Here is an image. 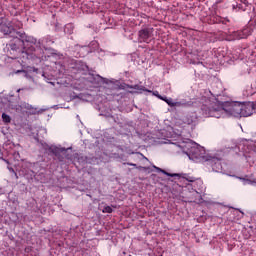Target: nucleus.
Masks as SVG:
<instances>
[{
	"label": "nucleus",
	"mask_w": 256,
	"mask_h": 256,
	"mask_svg": "<svg viewBox=\"0 0 256 256\" xmlns=\"http://www.w3.org/2000/svg\"><path fill=\"white\" fill-rule=\"evenodd\" d=\"M203 117H215L221 119L224 117H251L256 113V102H225L221 106L217 103H211L210 106L203 104L201 107Z\"/></svg>",
	"instance_id": "f257e3e1"
},
{
	"label": "nucleus",
	"mask_w": 256,
	"mask_h": 256,
	"mask_svg": "<svg viewBox=\"0 0 256 256\" xmlns=\"http://www.w3.org/2000/svg\"><path fill=\"white\" fill-rule=\"evenodd\" d=\"M55 41L49 35L36 39V43H30L29 47L24 48V52H22L23 58L28 59V61H33V63H41L43 59V49L47 50V48L53 45Z\"/></svg>",
	"instance_id": "f03ea898"
},
{
	"label": "nucleus",
	"mask_w": 256,
	"mask_h": 256,
	"mask_svg": "<svg viewBox=\"0 0 256 256\" xmlns=\"http://www.w3.org/2000/svg\"><path fill=\"white\" fill-rule=\"evenodd\" d=\"M0 33L12 37V39L20 37V39H17L18 43H23L24 41H26V43H37V38L29 36L25 32L17 31L13 26V22L3 17H0Z\"/></svg>",
	"instance_id": "7ed1b4c3"
},
{
	"label": "nucleus",
	"mask_w": 256,
	"mask_h": 256,
	"mask_svg": "<svg viewBox=\"0 0 256 256\" xmlns=\"http://www.w3.org/2000/svg\"><path fill=\"white\" fill-rule=\"evenodd\" d=\"M180 147L189 159H205V149L191 140L184 142Z\"/></svg>",
	"instance_id": "20e7f679"
},
{
	"label": "nucleus",
	"mask_w": 256,
	"mask_h": 256,
	"mask_svg": "<svg viewBox=\"0 0 256 256\" xmlns=\"http://www.w3.org/2000/svg\"><path fill=\"white\" fill-rule=\"evenodd\" d=\"M15 39L16 41L14 43H10L7 46V55H13V57H17V54L21 53L23 57V52L25 51V47H29V46H24L23 50H21V47L19 45H25L27 41H24V42L17 41V39H21V37H17Z\"/></svg>",
	"instance_id": "39448f33"
},
{
	"label": "nucleus",
	"mask_w": 256,
	"mask_h": 256,
	"mask_svg": "<svg viewBox=\"0 0 256 256\" xmlns=\"http://www.w3.org/2000/svg\"><path fill=\"white\" fill-rule=\"evenodd\" d=\"M206 165L212 168V171L215 173H223V164L221 163V159L215 157H207Z\"/></svg>",
	"instance_id": "423d86ee"
},
{
	"label": "nucleus",
	"mask_w": 256,
	"mask_h": 256,
	"mask_svg": "<svg viewBox=\"0 0 256 256\" xmlns=\"http://www.w3.org/2000/svg\"><path fill=\"white\" fill-rule=\"evenodd\" d=\"M153 39V28H142L138 32V41L140 43H151Z\"/></svg>",
	"instance_id": "0eeeda50"
},
{
	"label": "nucleus",
	"mask_w": 256,
	"mask_h": 256,
	"mask_svg": "<svg viewBox=\"0 0 256 256\" xmlns=\"http://www.w3.org/2000/svg\"><path fill=\"white\" fill-rule=\"evenodd\" d=\"M253 34V27L248 26L246 28H244L243 30H238V31H234L232 32L231 36L232 39L236 40V39H247L249 37V35Z\"/></svg>",
	"instance_id": "6e6552de"
},
{
	"label": "nucleus",
	"mask_w": 256,
	"mask_h": 256,
	"mask_svg": "<svg viewBox=\"0 0 256 256\" xmlns=\"http://www.w3.org/2000/svg\"><path fill=\"white\" fill-rule=\"evenodd\" d=\"M153 167H154V169H156V171H158V173H163V175H166L167 177H181L182 179H186V181H189V183H193L195 181L194 177H191L187 174H183V173H179V174L173 173V174H171V173H169V172H167V171H165V170H163V169H161L157 166H153Z\"/></svg>",
	"instance_id": "1a4fd4ad"
},
{
	"label": "nucleus",
	"mask_w": 256,
	"mask_h": 256,
	"mask_svg": "<svg viewBox=\"0 0 256 256\" xmlns=\"http://www.w3.org/2000/svg\"><path fill=\"white\" fill-rule=\"evenodd\" d=\"M161 101L167 103L169 107H190V105H193L192 102H175L173 101V98H168L167 96H163V98H161Z\"/></svg>",
	"instance_id": "9d476101"
},
{
	"label": "nucleus",
	"mask_w": 256,
	"mask_h": 256,
	"mask_svg": "<svg viewBox=\"0 0 256 256\" xmlns=\"http://www.w3.org/2000/svg\"><path fill=\"white\" fill-rule=\"evenodd\" d=\"M21 107L22 109H26L27 111H29L30 115H37V113H43V111H47V108L38 110L33 105L26 102L22 103Z\"/></svg>",
	"instance_id": "9b49d317"
},
{
	"label": "nucleus",
	"mask_w": 256,
	"mask_h": 256,
	"mask_svg": "<svg viewBox=\"0 0 256 256\" xmlns=\"http://www.w3.org/2000/svg\"><path fill=\"white\" fill-rule=\"evenodd\" d=\"M128 89H134L135 91H130V93H143L145 91L146 93H152L151 90L145 88V86L141 85H127Z\"/></svg>",
	"instance_id": "f8f14e48"
},
{
	"label": "nucleus",
	"mask_w": 256,
	"mask_h": 256,
	"mask_svg": "<svg viewBox=\"0 0 256 256\" xmlns=\"http://www.w3.org/2000/svg\"><path fill=\"white\" fill-rule=\"evenodd\" d=\"M89 81L93 83L94 85H99L100 83H105V78H103L101 75L97 74H91L89 77Z\"/></svg>",
	"instance_id": "ddd939ff"
},
{
	"label": "nucleus",
	"mask_w": 256,
	"mask_h": 256,
	"mask_svg": "<svg viewBox=\"0 0 256 256\" xmlns=\"http://www.w3.org/2000/svg\"><path fill=\"white\" fill-rule=\"evenodd\" d=\"M48 151L50 153H52L53 155H55V157H59V155H61V153L66 151V149L65 148H59L57 146H48Z\"/></svg>",
	"instance_id": "4468645a"
},
{
	"label": "nucleus",
	"mask_w": 256,
	"mask_h": 256,
	"mask_svg": "<svg viewBox=\"0 0 256 256\" xmlns=\"http://www.w3.org/2000/svg\"><path fill=\"white\" fill-rule=\"evenodd\" d=\"M74 29H75V26H73L72 23L66 24L64 27V33L66 35H73Z\"/></svg>",
	"instance_id": "2eb2a0df"
},
{
	"label": "nucleus",
	"mask_w": 256,
	"mask_h": 256,
	"mask_svg": "<svg viewBox=\"0 0 256 256\" xmlns=\"http://www.w3.org/2000/svg\"><path fill=\"white\" fill-rule=\"evenodd\" d=\"M2 121L4 123H11V116L6 113H2Z\"/></svg>",
	"instance_id": "dca6fc26"
},
{
	"label": "nucleus",
	"mask_w": 256,
	"mask_h": 256,
	"mask_svg": "<svg viewBox=\"0 0 256 256\" xmlns=\"http://www.w3.org/2000/svg\"><path fill=\"white\" fill-rule=\"evenodd\" d=\"M194 119H193V116H186V118L184 119V122L187 124V125H193L194 123Z\"/></svg>",
	"instance_id": "f3484780"
},
{
	"label": "nucleus",
	"mask_w": 256,
	"mask_h": 256,
	"mask_svg": "<svg viewBox=\"0 0 256 256\" xmlns=\"http://www.w3.org/2000/svg\"><path fill=\"white\" fill-rule=\"evenodd\" d=\"M12 25H13V27H14V29L17 31V29H21V27H23V23H21V22H12Z\"/></svg>",
	"instance_id": "a211bd4d"
},
{
	"label": "nucleus",
	"mask_w": 256,
	"mask_h": 256,
	"mask_svg": "<svg viewBox=\"0 0 256 256\" xmlns=\"http://www.w3.org/2000/svg\"><path fill=\"white\" fill-rule=\"evenodd\" d=\"M102 213H113V208L111 206H105L102 209Z\"/></svg>",
	"instance_id": "6ab92c4d"
},
{
	"label": "nucleus",
	"mask_w": 256,
	"mask_h": 256,
	"mask_svg": "<svg viewBox=\"0 0 256 256\" xmlns=\"http://www.w3.org/2000/svg\"><path fill=\"white\" fill-rule=\"evenodd\" d=\"M242 5L241 4H239V3H236V5L235 4H233L232 5V9H234V10H241L242 9Z\"/></svg>",
	"instance_id": "aec40b11"
},
{
	"label": "nucleus",
	"mask_w": 256,
	"mask_h": 256,
	"mask_svg": "<svg viewBox=\"0 0 256 256\" xmlns=\"http://www.w3.org/2000/svg\"><path fill=\"white\" fill-rule=\"evenodd\" d=\"M152 95H154V97H157L160 100L163 99V96H161V94H159V91L152 92Z\"/></svg>",
	"instance_id": "412c9836"
},
{
	"label": "nucleus",
	"mask_w": 256,
	"mask_h": 256,
	"mask_svg": "<svg viewBox=\"0 0 256 256\" xmlns=\"http://www.w3.org/2000/svg\"><path fill=\"white\" fill-rule=\"evenodd\" d=\"M238 179H240V181H245L248 185H253V181H251L250 179H245L241 177H239Z\"/></svg>",
	"instance_id": "4be33fe9"
},
{
	"label": "nucleus",
	"mask_w": 256,
	"mask_h": 256,
	"mask_svg": "<svg viewBox=\"0 0 256 256\" xmlns=\"http://www.w3.org/2000/svg\"><path fill=\"white\" fill-rule=\"evenodd\" d=\"M9 171L10 173H13L15 179H19V176H17V172L13 168H10Z\"/></svg>",
	"instance_id": "5701e85b"
},
{
	"label": "nucleus",
	"mask_w": 256,
	"mask_h": 256,
	"mask_svg": "<svg viewBox=\"0 0 256 256\" xmlns=\"http://www.w3.org/2000/svg\"><path fill=\"white\" fill-rule=\"evenodd\" d=\"M245 143H247V140H241L238 144V149H241V145H244Z\"/></svg>",
	"instance_id": "b1692460"
},
{
	"label": "nucleus",
	"mask_w": 256,
	"mask_h": 256,
	"mask_svg": "<svg viewBox=\"0 0 256 256\" xmlns=\"http://www.w3.org/2000/svg\"><path fill=\"white\" fill-rule=\"evenodd\" d=\"M126 165H129V167H137V164H134V163H131V162H128Z\"/></svg>",
	"instance_id": "393cba45"
},
{
	"label": "nucleus",
	"mask_w": 256,
	"mask_h": 256,
	"mask_svg": "<svg viewBox=\"0 0 256 256\" xmlns=\"http://www.w3.org/2000/svg\"><path fill=\"white\" fill-rule=\"evenodd\" d=\"M241 3H243L244 5L247 4V0H240Z\"/></svg>",
	"instance_id": "a878e982"
},
{
	"label": "nucleus",
	"mask_w": 256,
	"mask_h": 256,
	"mask_svg": "<svg viewBox=\"0 0 256 256\" xmlns=\"http://www.w3.org/2000/svg\"><path fill=\"white\" fill-rule=\"evenodd\" d=\"M33 71H34V73H37V71H39V69L33 68Z\"/></svg>",
	"instance_id": "bb28decb"
},
{
	"label": "nucleus",
	"mask_w": 256,
	"mask_h": 256,
	"mask_svg": "<svg viewBox=\"0 0 256 256\" xmlns=\"http://www.w3.org/2000/svg\"><path fill=\"white\" fill-rule=\"evenodd\" d=\"M35 141H38L39 142V136H35Z\"/></svg>",
	"instance_id": "cd10ccee"
},
{
	"label": "nucleus",
	"mask_w": 256,
	"mask_h": 256,
	"mask_svg": "<svg viewBox=\"0 0 256 256\" xmlns=\"http://www.w3.org/2000/svg\"><path fill=\"white\" fill-rule=\"evenodd\" d=\"M42 131H44L45 133H47V129L43 128Z\"/></svg>",
	"instance_id": "c85d7f7f"
},
{
	"label": "nucleus",
	"mask_w": 256,
	"mask_h": 256,
	"mask_svg": "<svg viewBox=\"0 0 256 256\" xmlns=\"http://www.w3.org/2000/svg\"><path fill=\"white\" fill-rule=\"evenodd\" d=\"M21 92V88L17 90V93H20Z\"/></svg>",
	"instance_id": "c756f323"
},
{
	"label": "nucleus",
	"mask_w": 256,
	"mask_h": 256,
	"mask_svg": "<svg viewBox=\"0 0 256 256\" xmlns=\"http://www.w3.org/2000/svg\"><path fill=\"white\" fill-rule=\"evenodd\" d=\"M254 151H256V144H254Z\"/></svg>",
	"instance_id": "7c9ffc66"
},
{
	"label": "nucleus",
	"mask_w": 256,
	"mask_h": 256,
	"mask_svg": "<svg viewBox=\"0 0 256 256\" xmlns=\"http://www.w3.org/2000/svg\"><path fill=\"white\" fill-rule=\"evenodd\" d=\"M55 107H57V106H53L52 109H55Z\"/></svg>",
	"instance_id": "2f4dec72"
},
{
	"label": "nucleus",
	"mask_w": 256,
	"mask_h": 256,
	"mask_svg": "<svg viewBox=\"0 0 256 256\" xmlns=\"http://www.w3.org/2000/svg\"><path fill=\"white\" fill-rule=\"evenodd\" d=\"M43 77H45V74H42Z\"/></svg>",
	"instance_id": "473e14b6"
},
{
	"label": "nucleus",
	"mask_w": 256,
	"mask_h": 256,
	"mask_svg": "<svg viewBox=\"0 0 256 256\" xmlns=\"http://www.w3.org/2000/svg\"><path fill=\"white\" fill-rule=\"evenodd\" d=\"M240 213H242V215H243V212H242V211H240Z\"/></svg>",
	"instance_id": "72a5a7b5"
}]
</instances>
